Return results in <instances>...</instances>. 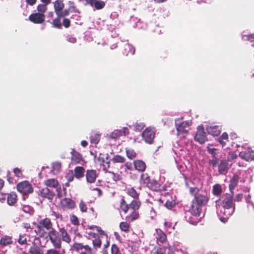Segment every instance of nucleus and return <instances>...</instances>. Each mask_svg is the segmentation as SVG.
<instances>
[{
  "label": "nucleus",
  "mask_w": 254,
  "mask_h": 254,
  "mask_svg": "<svg viewBox=\"0 0 254 254\" xmlns=\"http://www.w3.org/2000/svg\"><path fill=\"white\" fill-rule=\"evenodd\" d=\"M101 134L95 131L91 133L90 135V141L92 144H97L100 140Z\"/></svg>",
  "instance_id": "obj_37"
},
{
  "label": "nucleus",
  "mask_w": 254,
  "mask_h": 254,
  "mask_svg": "<svg viewBox=\"0 0 254 254\" xmlns=\"http://www.w3.org/2000/svg\"><path fill=\"white\" fill-rule=\"evenodd\" d=\"M150 180V177L147 173H143L141 174L139 182L141 185L143 187H147L148 185L149 184Z\"/></svg>",
  "instance_id": "obj_30"
},
{
  "label": "nucleus",
  "mask_w": 254,
  "mask_h": 254,
  "mask_svg": "<svg viewBox=\"0 0 254 254\" xmlns=\"http://www.w3.org/2000/svg\"><path fill=\"white\" fill-rule=\"evenodd\" d=\"M155 129L151 127L146 128L142 132L143 140L148 144H152L155 137Z\"/></svg>",
  "instance_id": "obj_7"
},
{
  "label": "nucleus",
  "mask_w": 254,
  "mask_h": 254,
  "mask_svg": "<svg viewBox=\"0 0 254 254\" xmlns=\"http://www.w3.org/2000/svg\"><path fill=\"white\" fill-rule=\"evenodd\" d=\"M97 176L96 171L95 170H87L86 171L85 177L88 183H94L96 181Z\"/></svg>",
  "instance_id": "obj_19"
},
{
  "label": "nucleus",
  "mask_w": 254,
  "mask_h": 254,
  "mask_svg": "<svg viewBox=\"0 0 254 254\" xmlns=\"http://www.w3.org/2000/svg\"><path fill=\"white\" fill-rule=\"evenodd\" d=\"M209 134L213 136H218L221 132V127L219 126H212L207 128Z\"/></svg>",
  "instance_id": "obj_27"
},
{
  "label": "nucleus",
  "mask_w": 254,
  "mask_h": 254,
  "mask_svg": "<svg viewBox=\"0 0 254 254\" xmlns=\"http://www.w3.org/2000/svg\"><path fill=\"white\" fill-rule=\"evenodd\" d=\"M126 153L127 157L130 160L134 159L137 156V153L135 150L130 148H126Z\"/></svg>",
  "instance_id": "obj_41"
},
{
  "label": "nucleus",
  "mask_w": 254,
  "mask_h": 254,
  "mask_svg": "<svg viewBox=\"0 0 254 254\" xmlns=\"http://www.w3.org/2000/svg\"><path fill=\"white\" fill-rule=\"evenodd\" d=\"M18 242L20 245H24L27 243V238L25 234H20L19 238L18 239Z\"/></svg>",
  "instance_id": "obj_52"
},
{
  "label": "nucleus",
  "mask_w": 254,
  "mask_h": 254,
  "mask_svg": "<svg viewBox=\"0 0 254 254\" xmlns=\"http://www.w3.org/2000/svg\"><path fill=\"white\" fill-rule=\"evenodd\" d=\"M141 205V202L139 199H133L129 204H127L125 199L123 198L120 202V208L124 213H127L129 209L138 211Z\"/></svg>",
  "instance_id": "obj_4"
},
{
  "label": "nucleus",
  "mask_w": 254,
  "mask_h": 254,
  "mask_svg": "<svg viewBox=\"0 0 254 254\" xmlns=\"http://www.w3.org/2000/svg\"><path fill=\"white\" fill-rule=\"evenodd\" d=\"M98 160L100 162V164L102 166L103 170L105 172H107L108 169L110 167L109 161H105L103 158H102V160L100 158H99Z\"/></svg>",
  "instance_id": "obj_48"
},
{
  "label": "nucleus",
  "mask_w": 254,
  "mask_h": 254,
  "mask_svg": "<svg viewBox=\"0 0 254 254\" xmlns=\"http://www.w3.org/2000/svg\"><path fill=\"white\" fill-rule=\"evenodd\" d=\"M145 127V124L143 123H136L134 125L135 130L136 131H141Z\"/></svg>",
  "instance_id": "obj_58"
},
{
  "label": "nucleus",
  "mask_w": 254,
  "mask_h": 254,
  "mask_svg": "<svg viewBox=\"0 0 254 254\" xmlns=\"http://www.w3.org/2000/svg\"><path fill=\"white\" fill-rule=\"evenodd\" d=\"M48 236L55 248L60 249L61 248V238L60 237L59 233L55 229H52L51 232H49L47 234V237Z\"/></svg>",
  "instance_id": "obj_8"
},
{
  "label": "nucleus",
  "mask_w": 254,
  "mask_h": 254,
  "mask_svg": "<svg viewBox=\"0 0 254 254\" xmlns=\"http://www.w3.org/2000/svg\"><path fill=\"white\" fill-rule=\"evenodd\" d=\"M38 195L43 198L52 201L55 195V192L50 190L48 188L46 187L38 191Z\"/></svg>",
  "instance_id": "obj_11"
},
{
  "label": "nucleus",
  "mask_w": 254,
  "mask_h": 254,
  "mask_svg": "<svg viewBox=\"0 0 254 254\" xmlns=\"http://www.w3.org/2000/svg\"><path fill=\"white\" fill-rule=\"evenodd\" d=\"M61 170V163L58 162H54L52 164V171L54 174H58Z\"/></svg>",
  "instance_id": "obj_44"
},
{
  "label": "nucleus",
  "mask_w": 254,
  "mask_h": 254,
  "mask_svg": "<svg viewBox=\"0 0 254 254\" xmlns=\"http://www.w3.org/2000/svg\"><path fill=\"white\" fill-rule=\"evenodd\" d=\"M237 158V154L234 152H229L227 157L228 161H232Z\"/></svg>",
  "instance_id": "obj_59"
},
{
  "label": "nucleus",
  "mask_w": 254,
  "mask_h": 254,
  "mask_svg": "<svg viewBox=\"0 0 254 254\" xmlns=\"http://www.w3.org/2000/svg\"><path fill=\"white\" fill-rule=\"evenodd\" d=\"M217 151V149L215 148L208 149V152L211 155L212 157V159L209 160V163L210 165L213 167V168H214L216 167L219 161V159L218 157Z\"/></svg>",
  "instance_id": "obj_16"
},
{
  "label": "nucleus",
  "mask_w": 254,
  "mask_h": 254,
  "mask_svg": "<svg viewBox=\"0 0 254 254\" xmlns=\"http://www.w3.org/2000/svg\"><path fill=\"white\" fill-rule=\"evenodd\" d=\"M239 156L248 162L254 161V150L249 147L246 150L240 152Z\"/></svg>",
  "instance_id": "obj_13"
},
{
  "label": "nucleus",
  "mask_w": 254,
  "mask_h": 254,
  "mask_svg": "<svg viewBox=\"0 0 254 254\" xmlns=\"http://www.w3.org/2000/svg\"><path fill=\"white\" fill-rule=\"evenodd\" d=\"M196 218H193L192 217H189L187 219V221L190 224L195 225H196L199 221V219L198 218V217H195Z\"/></svg>",
  "instance_id": "obj_57"
},
{
  "label": "nucleus",
  "mask_w": 254,
  "mask_h": 254,
  "mask_svg": "<svg viewBox=\"0 0 254 254\" xmlns=\"http://www.w3.org/2000/svg\"><path fill=\"white\" fill-rule=\"evenodd\" d=\"M45 254H61L60 252L54 249L48 250Z\"/></svg>",
  "instance_id": "obj_63"
},
{
  "label": "nucleus",
  "mask_w": 254,
  "mask_h": 254,
  "mask_svg": "<svg viewBox=\"0 0 254 254\" xmlns=\"http://www.w3.org/2000/svg\"><path fill=\"white\" fill-rule=\"evenodd\" d=\"M154 206L158 209H160V207H164V206L169 209H171L175 206V202L174 200H168L165 203H164L163 200L162 199L159 198V199L155 200Z\"/></svg>",
  "instance_id": "obj_15"
},
{
  "label": "nucleus",
  "mask_w": 254,
  "mask_h": 254,
  "mask_svg": "<svg viewBox=\"0 0 254 254\" xmlns=\"http://www.w3.org/2000/svg\"><path fill=\"white\" fill-rule=\"evenodd\" d=\"M218 205L220 207L219 215L221 216L220 220L225 223L228 218L234 213L235 209V204L233 202V195L226 193L222 196L221 199L216 201Z\"/></svg>",
  "instance_id": "obj_1"
},
{
  "label": "nucleus",
  "mask_w": 254,
  "mask_h": 254,
  "mask_svg": "<svg viewBox=\"0 0 254 254\" xmlns=\"http://www.w3.org/2000/svg\"><path fill=\"white\" fill-rule=\"evenodd\" d=\"M199 190L197 187H190L189 188V192L191 195H194L195 196L196 195L199 194Z\"/></svg>",
  "instance_id": "obj_56"
},
{
  "label": "nucleus",
  "mask_w": 254,
  "mask_h": 254,
  "mask_svg": "<svg viewBox=\"0 0 254 254\" xmlns=\"http://www.w3.org/2000/svg\"><path fill=\"white\" fill-rule=\"evenodd\" d=\"M61 18H62L57 16L56 18L53 20L52 24L54 27L58 29H61L62 28Z\"/></svg>",
  "instance_id": "obj_45"
},
{
  "label": "nucleus",
  "mask_w": 254,
  "mask_h": 254,
  "mask_svg": "<svg viewBox=\"0 0 254 254\" xmlns=\"http://www.w3.org/2000/svg\"><path fill=\"white\" fill-rule=\"evenodd\" d=\"M243 39L244 41H249L251 42H254V34L246 35L243 36ZM254 47V43L252 45Z\"/></svg>",
  "instance_id": "obj_55"
},
{
  "label": "nucleus",
  "mask_w": 254,
  "mask_h": 254,
  "mask_svg": "<svg viewBox=\"0 0 254 254\" xmlns=\"http://www.w3.org/2000/svg\"><path fill=\"white\" fill-rule=\"evenodd\" d=\"M218 171L221 174H225L227 173L229 169L228 161L226 160H222L220 161L218 166Z\"/></svg>",
  "instance_id": "obj_22"
},
{
  "label": "nucleus",
  "mask_w": 254,
  "mask_h": 254,
  "mask_svg": "<svg viewBox=\"0 0 254 254\" xmlns=\"http://www.w3.org/2000/svg\"><path fill=\"white\" fill-rule=\"evenodd\" d=\"M191 124V122L189 121H184L179 124L176 123L177 135L185 137L188 134Z\"/></svg>",
  "instance_id": "obj_6"
},
{
  "label": "nucleus",
  "mask_w": 254,
  "mask_h": 254,
  "mask_svg": "<svg viewBox=\"0 0 254 254\" xmlns=\"http://www.w3.org/2000/svg\"><path fill=\"white\" fill-rule=\"evenodd\" d=\"M134 169L139 172H144L146 168V163L142 160H135L133 162Z\"/></svg>",
  "instance_id": "obj_20"
},
{
  "label": "nucleus",
  "mask_w": 254,
  "mask_h": 254,
  "mask_svg": "<svg viewBox=\"0 0 254 254\" xmlns=\"http://www.w3.org/2000/svg\"><path fill=\"white\" fill-rule=\"evenodd\" d=\"M209 199L207 194H199L192 199L189 211L194 217H199L202 207L206 205Z\"/></svg>",
  "instance_id": "obj_2"
},
{
  "label": "nucleus",
  "mask_w": 254,
  "mask_h": 254,
  "mask_svg": "<svg viewBox=\"0 0 254 254\" xmlns=\"http://www.w3.org/2000/svg\"><path fill=\"white\" fill-rule=\"evenodd\" d=\"M53 3L56 15L58 14L64 7V3L63 0H56Z\"/></svg>",
  "instance_id": "obj_25"
},
{
  "label": "nucleus",
  "mask_w": 254,
  "mask_h": 254,
  "mask_svg": "<svg viewBox=\"0 0 254 254\" xmlns=\"http://www.w3.org/2000/svg\"><path fill=\"white\" fill-rule=\"evenodd\" d=\"M228 138L229 137L227 133L225 132H223L221 136L217 139V140L222 145V146H225L226 145L227 142L229 141Z\"/></svg>",
  "instance_id": "obj_40"
},
{
  "label": "nucleus",
  "mask_w": 254,
  "mask_h": 254,
  "mask_svg": "<svg viewBox=\"0 0 254 254\" xmlns=\"http://www.w3.org/2000/svg\"><path fill=\"white\" fill-rule=\"evenodd\" d=\"M147 187L156 191H160L161 190L160 184L155 180H150L149 184L148 185Z\"/></svg>",
  "instance_id": "obj_31"
},
{
  "label": "nucleus",
  "mask_w": 254,
  "mask_h": 254,
  "mask_svg": "<svg viewBox=\"0 0 254 254\" xmlns=\"http://www.w3.org/2000/svg\"><path fill=\"white\" fill-rule=\"evenodd\" d=\"M62 24L65 28H68L70 26V19L67 18H63Z\"/></svg>",
  "instance_id": "obj_60"
},
{
  "label": "nucleus",
  "mask_w": 254,
  "mask_h": 254,
  "mask_svg": "<svg viewBox=\"0 0 254 254\" xmlns=\"http://www.w3.org/2000/svg\"><path fill=\"white\" fill-rule=\"evenodd\" d=\"M69 8L68 9H63L58 14H57V16L61 18H65V16L69 14Z\"/></svg>",
  "instance_id": "obj_50"
},
{
  "label": "nucleus",
  "mask_w": 254,
  "mask_h": 254,
  "mask_svg": "<svg viewBox=\"0 0 254 254\" xmlns=\"http://www.w3.org/2000/svg\"><path fill=\"white\" fill-rule=\"evenodd\" d=\"M37 9L38 11V13H42L44 14V13L47 10L48 7L46 4H40L37 6Z\"/></svg>",
  "instance_id": "obj_54"
},
{
  "label": "nucleus",
  "mask_w": 254,
  "mask_h": 254,
  "mask_svg": "<svg viewBox=\"0 0 254 254\" xmlns=\"http://www.w3.org/2000/svg\"><path fill=\"white\" fill-rule=\"evenodd\" d=\"M127 193L132 197L134 199H139V193L133 188H129L127 189Z\"/></svg>",
  "instance_id": "obj_39"
},
{
  "label": "nucleus",
  "mask_w": 254,
  "mask_h": 254,
  "mask_svg": "<svg viewBox=\"0 0 254 254\" xmlns=\"http://www.w3.org/2000/svg\"><path fill=\"white\" fill-rule=\"evenodd\" d=\"M13 243L12 237L9 236H5L0 240V248L9 246Z\"/></svg>",
  "instance_id": "obj_28"
},
{
  "label": "nucleus",
  "mask_w": 254,
  "mask_h": 254,
  "mask_svg": "<svg viewBox=\"0 0 254 254\" xmlns=\"http://www.w3.org/2000/svg\"><path fill=\"white\" fill-rule=\"evenodd\" d=\"M71 161L74 164L80 163L82 160V156L79 152L76 151L74 149H72L71 152Z\"/></svg>",
  "instance_id": "obj_24"
},
{
  "label": "nucleus",
  "mask_w": 254,
  "mask_h": 254,
  "mask_svg": "<svg viewBox=\"0 0 254 254\" xmlns=\"http://www.w3.org/2000/svg\"><path fill=\"white\" fill-rule=\"evenodd\" d=\"M131 212L126 217V220L128 222H132L139 218V213L137 210H131Z\"/></svg>",
  "instance_id": "obj_26"
},
{
  "label": "nucleus",
  "mask_w": 254,
  "mask_h": 254,
  "mask_svg": "<svg viewBox=\"0 0 254 254\" xmlns=\"http://www.w3.org/2000/svg\"><path fill=\"white\" fill-rule=\"evenodd\" d=\"M56 189L57 192V197L59 198H62L64 195L62 193V190L61 186L59 185L57 188H56Z\"/></svg>",
  "instance_id": "obj_61"
},
{
  "label": "nucleus",
  "mask_w": 254,
  "mask_h": 254,
  "mask_svg": "<svg viewBox=\"0 0 254 254\" xmlns=\"http://www.w3.org/2000/svg\"><path fill=\"white\" fill-rule=\"evenodd\" d=\"M65 178L68 182H72L74 179V176L72 171H71L70 173H68L65 176Z\"/></svg>",
  "instance_id": "obj_62"
},
{
  "label": "nucleus",
  "mask_w": 254,
  "mask_h": 254,
  "mask_svg": "<svg viewBox=\"0 0 254 254\" xmlns=\"http://www.w3.org/2000/svg\"><path fill=\"white\" fill-rule=\"evenodd\" d=\"M87 229H88L89 230H96L97 232H98V233L99 234V235L100 236H105L106 237H108L106 232L104 231H103L102 229V228L99 226L94 225H88L87 226Z\"/></svg>",
  "instance_id": "obj_38"
},
{
  "label": "nucleus",
  "mask_w": 254,
  "mask_h": 254,
  "mask_svg": "<svg viewBox=\"0 0 254 254\" xmlns=\"http://www.w3.org/2000/svg\"><path fill=\"white\" fill-rule=\"evenodd\" d=\"M44 184L48 187L56 188L60 185L59 182L55 179H49L45 181Z\"/></svg>",
  "instance_id": "obj_34"
},
{
  "label": "nucleus",
  "mask_w": 254,
  "mask_h": 254,
  "mask_svg": "<svg viewBox=\"0 0 254 254\" xmlns=\"http://www.w3.org/2000/svg\"><path fill=\"white\" fill-rule=\"evenodd\" d=\"M17 201V196L15 192H11L8 194L7 202L9 205H14Z\"/></svg>",
  "instance_id": "obj_32"
},
{
  "label": "nucleus",
  "mask_w": 254,
  "mask_h": 254,
  "mask_svg": "<svg viewBox=\"0 0 254 254\" xmlns=\"http://www.w3.org/2000/svg\"><path fill=\"white\" fill-rule=\"evenodd\" d=\"M111 254H121L118 246L116 244H113L111 247ZM103 254H109L107 250H103Z\"/></svg>",
  "instance_id": "obj_42"
},
{
  "label": "nucleus",
  "mask_w": 254,
  "mask_h": 254,
  "mask_svg": "<svg viewBox=\"0 0 254 254\" xmlns=\"http://www.w3.org/2000/svg\"><path fill=\"white\" fill-rule=\"evenodd\" d=\"M79 207L80 210L83 213L86 212L87 211V207L86 204L85 202L83 200H81L79 204Z\"/></svg>",
  "instance_id": "obj_51"
},
{
  "label": "nucleus",
  "mask_w": 254,
  "mask_h": 254,
  "mask_svg": "<svg viewBox=\"0 0 254 254\" xmlns=\"http://www.w3.org/2000/svg\"><path fill=\"white\" fill-rule=\"evenodd\" d=\"M194 139L200 144L204 143L207 140L206 132L204 131V127L202 126H198L197 127Z\"/></svg>",
  "instance_id": "obj_12"
},
{
  "label": "nucleus",
  "mask_w": 254,
  "mask_h": 254,
  "mask_svg": "<svg viewBox=\"0 0 254 254\" xmlns=\"http://www.w3.org/2000/svg\"><path fill=\"white\" fill-rule=\"evenodd\" d=\"M129 130L127 127H124L121 129H115L108 135L109 139H116L122 136H126L129 134Z\"/></svg>",
  "instance_id": "obj_10"
},
{
  "label": "nucleus",
  "mask_w": 254,
  "mask_h": 254,
  "mask_svg": "<svg viewBox=\"0 0 254 254\" xmlns=\"http://www.w3.org/2000/svg\"><path fill=\"white\" fill-rule=\"evenodd\" d=\"M17 190L23 195H26L33 192V188L32 185L27 181L19 183L17 185Z\"/></svg>",
  "instance_id": "obj_9"
},
{
  "label": "nucleus",
  "mask_w": 254,
  "mask_h": 254,
  "mask_svg": "<svg viewBox=\"0 0 254 254\" xmlns=\"http://www.w3.org/2000/svg\"><path fill=\"white\" fill-rule=\"evenodd\" d=\"M62 240L68 244L71 242V238L64 227L59 228Z\"/></svg>",
  "instance_id": "obj_29"
},
{
  "label": "nucleus",
  "mask_w": 254,
  "mask_h": 254,
  "mask_svg": "<svg viewBox=\"0 0 254 254\" xmlns=\"http://www.w3.org/2000/svg\"><path fill=\"white\" fill-rule=\"evenodd\" d=\"M121 229L125 232H129L130 225L127 222H122L120 224Z\"/></svg>",
  "instance_id": "obj_47"
},
{
  "label": "nucleus",
  "mask_w": 254,
  "mask_h": 254,
  "mask_svg": "<svg viewBox=\"0 0 254 254\" xmlns=\"http://www.w3.org/2000/svg\"><path fill=\"white\" fill-rule=\"evenodd\" d=\"M92 243L93 245L92 248L93 249L94 251L96 252L98 249L101 247L102 245V241L100 236L96 237V238L92 239Z\"/></svg>",
  "instance_id": "obj_36"
},
{
  "label": "nucleus",
  "mask_w": 254,
  "mask_h": 254,
  "mask_svg": "<svg viewBox=\"0 0 254 254\" xmlns=\"http://www.w3.org/2000/svg\"><path fill=\"white\" fill-rule=\"evenodd\" d=\"M157 242L164 244L167 241L166 234L160 229H156L154 234Z\"/></svg>",
  "instance_id": "obj_18"
},
{
  "label": "nucleus",
  "mask_w": 254,
  "mask_h": 254,
  "mask_svg": "<svg viewBox=\"0 0 254 254\" xmlns=\"http://www.w3.org/2000/svg\"><path fill=\"white\" fill-rule=\"evenodd\" d=\"M74 176L76 179H80L84 177L85 172L83 167L77 166L74 168Z\"/></svg>",
  "instance_id": "obj_35"
},
{
  "label": "nucleus",
  "mask_w": 254,
  "mask_h": 254,
  "mask_svg": "<svg viewBox=\"0 0 254 254\" xmlns=\"http://www.w3.org/2000/svg\"><path fill=\"white\" fill-rule=\"evenodd\" d=\"M22 254H43V251L39 246L33 243L29 251L23 252Z\"/></svg>",
  "instance_id": "obj_21"
},
{
  "label": "nucleus",
  "mask_w": 254,
  "mask_h": 254,
  "mask_svg": "<svg viewBox=\"0 0 254 254\" xmlns=\"http://www.w3.org/2000/svg\"><path fill=\"white\" fill-rule=\"evenodd\" d=\"M60 205L62 208L67 209H74L76 206L74 201L69 198L62 199L60 201Z\"/></svg>",
  "instance_id": "obj_17"
},
{
  "label": "nucleus",
  "mask_w": 254,
  "mask_h": 254,
  "mask_svg": "<svg viewBox=\"0 0 254 254\" xmlns=\"http://www.w3.org/2000/svg\"><path fill=\"white\" fill-rule=\"evenodd\" d=\"M123 54L125 56L132 55L135 53L134 48L128 43H126L122 49Z\"/></svg>",
  "instance_id": "obj_23"
},
{
  "label": "nucleus",
  "mask_w": 254,
  "mask_h": 254,
  "mask_svg": "<svg viewBox=\"0 0 254 254\" xmlns=\"http://www.w3.org/2000/svg\"><path fill=\"white\" fill-rule=\"evenodd\" d=\"M239 179L240 178L239 175L235 174L231 179L229 185V188L231 191H232V190L237 186Z\"/></svg>",
  "instance_id": "obj_33"
},
{
  "label": "nucleus",
  "mask_w": 254,
  "mask_h": 254,
  "mask_svg": "<svg viewBox=\"0 0 254 254\" xmlns=\"http://www.w3.org/2000/svg\"><path fill=\"white\" fill-rule=\"evenodd\" d=\"M45 19V15L42 13H33L29 16V20L35 24H41Z\"/></svg>",
  "instance_id": "obj_14"
},
{
  "label": "nucleus",
  "mask_w": 254,
  "mask_h": 254,
  "mask_svg": "<svg viewBox=\"0 0 254 254\" xmlns=\"http://www.w3.org/2000/svg\"><path fill=\"white\" fill-rule=\"evenodd\" d=\"M150 254H167L165 253V248L164 247L158 248L154 249Z\"/></svg>",
  "instance_id": "obj_49"
},
{
  "label": "nucleus",
  "mask_w": 254,
  "mask_h": 254,
  "mask_svg": "<svg viewBox=\"0 0 254 254\" xmlns=\"http://www.w3.org/2000/svg\"><path fill=\"white\" fill-rule=\"evenodd\" d=\"M222 192V189L220 184H215L213 186V193L214 195L219 196Z\"/></svg>",
  "instance_id": "obj_43"
},
{
  "label": "nucleus",
  "mask_w": 254,
  "mask_h": 254,
  "mask_svg": "<svg viewBox=\"0 0 254 254\" xmlns=\"http://www.w3.org/2000/svg\"><path fill=\"white\" fill-rule=\"evenodd\" d=\"M70 221L71 223L74 225L78 226L79 225V222L77 217L73 214L70 215Z\"/></svg>",
  "instance_id": "obj_53"
},
{
  "label": "nucleus",
  "mask_w": 254,
  "mask_h": 254,
  "mask_svg": "<svg viewBox=\"0 0 254 254\" xmlns=\"http://www.w3.org/2000/svg\"><path fill=\"white\" fill-rule=\"evenodd\" d=\"M73 251L78 254H95L94 249L89 245L79 242H74L72 247Z\"/></svg>",
  "instance_id": "obj_5"
},
{
  "label": "nucleus",
  "mask_w": 254,
  "mask_h": 254,
  "mask_svg": "<svg viewBox=\"0 0 254 254\" xmlns=\"http://www.w3.org/2000/svg\"><path fill=\"white\" fill-rule=\"evenodd\" d=\"M34 225L36 224V233L39 237L43 238H47V234L49 232H51L53 228V223L49 218L46 217L41 219L38 221V223H34Z\"/></svg>",
  "instance_id": "obj_3"
},
{
  "label": "nucleus",
  "mask_w": 254,
  "mask_h": 254,
  "mask_svg": "<svg viewBox=\"0 0 254 254\" xmlns=\"http://www.w3.org/2000/svg\"><path fill=\"white\" fill-rule=\"evenodd\" d=\"M13 173H14L15 175L17 177H20L22 175L21 170L18 168H15L13 169Z\"/></svg>",
  "instance_id": "obj_64"
},
{
  "label": "nucleus",
  "mask_w": 254,
  "mask_h": 254,
  "mask_svg": "<svg viewBox=\"0 0 254 254\" xmlns=\"http://www.w3.org/2000/svg\"><path fill=\"white\" fill-rule=\"evenodd\" d=\"M112 162L114 163H123L125 162L126 159L124 157L120 155H115L113 158L111 159Z\"/></svg>",
  "instance_id": "obj_46"
}]
</instances>
